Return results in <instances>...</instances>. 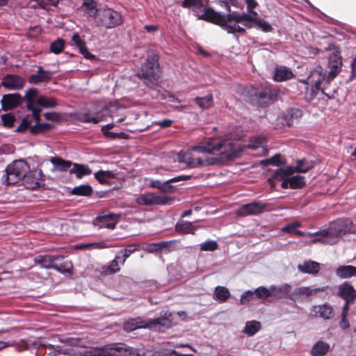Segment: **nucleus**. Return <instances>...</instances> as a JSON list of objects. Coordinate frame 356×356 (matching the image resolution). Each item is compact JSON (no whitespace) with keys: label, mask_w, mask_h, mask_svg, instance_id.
<instances>
[{"label":"nucleus","mask_w":356,"mask_h":356,"mask_svg":"<svg viewBox=\"0 0 356 356\" xmlns=\"http://www.w3.org/2000/svg\"><path fill=\"white\" fill-rule=\"evenodd\" d=\"M238 143V140L229 138H210L204 145L179 152L177 159L191 168L214 165L238 156L242 149Z\"/></svg>","instance_id":"1"},{"label":"nucleus","mask_w":356,"mask_h":356,"mask_svg":"<svg viewBox=\"0 0 356 356\" xmlns=\"http://www.w3.org/2000/svg\"><path fill=\"white\" fill-rule=\"evenodd\" d=\"M204 15L207 21L220 26L228 33L242 35L245 33V29L251 28L252 22L256 21L258 14L257 12H251V14L232 12L222 15L209 9Z\"/></svg>","instance_id":"2"},{"label":"nucleus","mask_w":356,"mask_h":356,"mask_svg":"<svg viewBox=\"0 0 356 356\" xmlns=\"http://www.w3.org/2000/svg\"><path fill=\"white\" fill-rule=\"evenodd\" d=\"M347 233H356V228L351 221L339 219L332 223L327 229H322L314 233L308 232L309 236H314L311 243H322L334 244L339 237Z\"/></svg>","instance_id":"3"},{"label":"nucleus","mask_w":356,"mask_h":356,"mask_svg":"<svg viewBox=\"0 0 356 356\" xmlns=\"http://www.w3.org/2000/svg\"><path fill=\"white\" fill-rule=\"evenodd\" d=\"M172 325L171 314H165L164 316L156 318L143 320L141 318H133L126 321L124 329L127 332H131L140 328H149L155 331H163Z\"/></svg>","instance_id":"4"},{"label":"nucleus","mask_w":356,"mask_h":356,"mask_svg":"<svg viewBox=\"0 0 356 356\" xmlns=\"http://www.w3.org/2000/svg\"><path fill=\"white\" fill-rule=\"evenodd\" d=\"M294 168L286 167L279 168L274 172L272 177L268 178V181L272 188L275 186L276 181H281V186L283 188H300L305 185L304 177L300 175H293Z\"/></svg>","instance_id":"5"},{"label":"nucleus","mask_w":356,"mask_h":356,"mask_svg":"<svg viewBox=\"0 0 356 356\" xmlns=\"http://www.w3.org/2000/svg\"><path fill=\"white\" fill-rule=\"evenodd\" d=\"M161 75L158 55L154 52L148 55L146 63L142 66L140 78L146 86L152 87L156 84Z\"/></svg>","instance_id":"6"},{"label":"nucleus","mask_w":356,"mask_h":356,"mask_svg":"<svg viewBox=\"0 0 356 356\" xmlns=\"http://www.w3.org/2000/svg\"><path fill=\"white\" fill-rule=\"evenodd\" d=\"M122 16L120 13L108 8H99L95 16V23L97 26L106 29H112L122 23Z\"/></svg>","instance_id":"7"},{"label":"nucleus","mask_w":356,"mask_h":356,"mask_svg":"<svg viewBox=\"0 0 356 356\" xmlns=\"http://www.w3.org/2000/svg\"><path fill=\"white\" fill-rule=\"evenodd\" d=\"M29 170V166L26 162L23 160L15 161L9 164L6 169L8 184H15L25 177Z\"/></svg>","instance_id":"8"},{"label":"nucleus","mask_w":356,"mask_h":356,"mask_svg":"<svg viewBox=\"0 0 356 356\" xmlns=\"http://www.w3.org/2000/svg\"><path fill=\"white\" fill-rule=\"evenodd\" d=\"M342 59L338 51L332 52L328 58V67L330 71L327 75L326 83H330L341 72Z\"/></svg>","instance_id":"9"},{"label":"nucleus","mask_w":356,"mask_h":356,"mask_svg":"<svg viewBox=\"0 0 356 356\" xmlns=\"http://www.w3.org/2000/svg\"><path fill=\"white\" fill-rule=\"evenodd\" d=\"M108 115V110L106 107H104L101 111H89L80 113L79 115V120L85 123L97 124L105 121Z\"/></svg>","instance_id":"10"},{"label":"nucleus","mask_w":356,"mask_h":356,"mask_svg":"<svg viewBox=\"0 0 356 356\" xmlns=\"http://www.w3.org/2000/svg\"><path fill=\"white\" fill-rule=\"evenodd\" d=\"M327 286L314 287V286H300L296 288L289 296V298L292 300L304 299L314 296L318 292H324L327 289Z\"/></svg>","instance_id":"11"},{"label":"nucleus","mask_w":356,"mask_h":356,"mask_svg":"<svg viewBox=\"0 0 356 356\" xmlns=\"http://www.w3.org/2000/svg\"><path fill=\"white\" fill-rule=\"evenodd\" d=\"M268 204L261 202H252L242 205L236 211L240 216H254L263 213Z\"/></svg>","instance_id":"12"},{"label":"nucleus","mask_w":356,"mask_h":356,"mask_svg":"<svg viewBox=\"0 0 356 356\" xmlns=\"http://www.w3.org/2000/svg\"><path fill=\"white\" fill-rule=\"evenodd\" d=\"M276 96L277 91L275 89L266 87L261 91L255 92L254 98L259 105L265 106L272 104L275 99Z\"/></svg>","instance_id":"13"},{"label":"nucleus","mask_w":356,"mask_h":356,"mask_svg":"<svg viewBox=\"0 0 356 356\" xmlns=\"http://www.w3.org/2000/svg\"><path fill=\"white\" fill-rule=\"evenodd\" d=\"M38 95V90L36 88H30L25 95V99L27 102L26 106L32 112L33 117L37 122L39 120V113L40 112V109L36 105Z\"/></svg>","instance_id":"14"},{"label":"nucleus","mask_w":356,"mask_h":356,"mask_svg":"<svg viewBox=\"0 0 356 356\" xmlns=\"http://www.w3.org/2000/svg\"><path fill=\"white\" fill-rule=\"evenodd\" d=\"M25 84L24 79L17 74H7L1 81V85L6 88L11 90L22 89Z\"/></svg>","instance_id":"15"},{"label":"nucleus","mask_w":356,"mask_h":356,"mask_svg":"<svg viewBox=\"0 0 356 356\" xmlns=\"http://www.w3.org/2000/svg\"><path fill=\"white\" fill-rule=\"evenodd\" d=\"M337 295L345 301L354 302L356 299V289L348 282L337 286Z\"/></svg>","instance_id":"16"},{"label":"nucleus","mask_w":356,"mask_h":356,"mask_svg":"<svg viewBox=\"0 0 356 356\" xmlns=\"http://www.w3.org/2000/svg\"><path fill=\"white\" fill-rule=\"evenodd\" d=\"M53 76V72L49 70H44L42 66H38L36 73L32 74L29 79L31 83L38 84L40 83L49 82Z\"/></svg>","instance_id":"17"},{"label":"nucleus","mask_w":356,"mask_h":356,"mask_svg":"<svg viewBox=\"0 0 356 356\" xmlns=\"http://www.w3.org/2000/svg\"><path fill=\"white\" fill-rule=\"evenodd\" d=\"M62 258L61 256L38 255L34 259V261L40 265L42 268H54L56 270H61L58 266L54 264V261Z\"/></svg>","instance_id":"18"},{"label":"nucleus","mask_w":356,"mask_h":356,"mask_svg":"<svg viewBox=\"0 0 356 356\" xmlns=\"http://www.w3.org/2000/svg\"><path fill=\"white\" fill-rule=\"evenodd\" d=\"M97 223L101 228L114 229L119 220V216L114 213L101 215L97 218Z\"/></svg>","instance_id":"19"},{"label":"nucleus","mask_w":356,"mask_h":356,"mask_svg":"<svg viewBox=\"0 0 356 356\" xmlns=\"http://www.w3.org/2000/svg\"><path fill=\"white\" fill-rule=\"evenodd\" d=\"M22 101L19 94L4 95L1 99L2 108L8 111L17 106Z\"/></svg>","instance_id":"20"},{"label":"nucleus","mask_w":356,"mask_h":356,"mask_svg":"<svg viewBox=\"0 0 356 356\" xmlns=\"http://www.w3.org/2000/svg\"><path fill=\"white\" fill-rule=\"evenodd\" d=\"M312 311L316 314V316L325 320L330 319L334 315L332 307L328 303L314 305L312 308Z\"/></svg>","instance_id":"21"},{"label":"nucleus","mask_w":356,"mask_h":356,"mask_svg":"<svg viewBox=\"0 0 356 356\" xmlns=\"http://www.w3.org/2000/svg\"><path fill=\"white\" fill-rule=\"evenodd\" d=\"M291 286L287 283L282 284L280 285H271L270 292L272 297L277 298H282L286 296L289 298L291 294Z\"/></svg>","instance_id":"22"},{"label":"nucleus","mask_w":356,"mask_h":356,"mask_svg":"<svg viewBox=\"0 0 356 356\" xmlns=\"http://www.w3.org/2000/svg\"><path fill=\"white\" fill-rule=\"evenodd\" d=\"M63 346L58 345L47 344L46 345L47 349L49 350V355L56 356L58 354H64L72 356H79L77 355L74 349L72 348H63Z\"/></svg>","instance_id":"23"},{"label":"nucleus","mask_w":356,"mask_h":356,"mask_svg":"<svg viewBox=\"0 0 356 356\" xmlns=\"http://www.w3.org/2000/svg\"><path fill=\"white\" fill-rule=\"evenodd\" d=\"M152 203L153 205H168L170 204L173 198L167 195L165 192L152 193Z\"/></svg>","instance_id":"24"},{"label":"nucleus","mask_w":356,"mask_h":356,"mask_svg":"<svg viewBox=\"0 0 356 356\" xmlns=\"http://www.w3.org/2000/svg\"><path fill=\"white\" fill-rule=\"evenodd\" d=\"M335 273L341 279H348L356 276V267L351 265L341 266L337 268Z\"/></svg>","instance_id":"25"},{"label":"nucleus","mask_w":356,"mask_h":356,"mask_svg":"<svg viewBox=\"0 0 356 356\" xmlns=\"http://www.w3.org/2000/svg\"><path fill=\"white\" fill-rule=\"evenodd\" d=\"M121 259L120 256L117 254L108 265L102 267V273L104 275H110L119 272L120 270L119 263H120Z\"/></svg>","instance_id":"26"},{"label":"nucleus","mask_w":356,"mask_h":356,"mask_svg":"<svg viewBox=\"0 0 356 356\" xmlns=\"http://www.w3.org/2000/svg\"><path fill=\"white\" fill-rule=\"evenodd\" d=\"M298 269L304 273L316 274L320 270V264L316 261H307L299 264Z\"/></svg>","instance_id":"27"},{"label":"nucleus","mask_w":356,"mask_h":356,"mask_svg":"<svg viewBox=\"0 0 356 356\" xmlns=\"http://www.w3.org/2000/svg\"><path fill=\"white\" fill-rule=\"evenodd\" d=\"M293 76L292 71L286 67L280 66L275 70L274 79L277 81H284L291 79Z\"/></svg>","instance_id":"28"},{"label":"nucleus","mask_w":356,"mask_h":356,"mask_svg":"<svg viewBox=\"0 0 356 356\" xmlns=\"http://www.w3.org/2000/svg\"><path fill=\"white\" fill-rule=\"evenodd\" d=\"M330 348V346L329 343L323 341H318L312 346L311 355L312 356H324L327 353Z\"/></svg>","instance_id":"29"},{"label":"nucleus","mask_w":356,"mask_h":356,"mask_svg":"<svg viewBox=\"0 0 356 356\" xmlns=\"http://www.w3.org/2000/svg\"><path fill=\"white\" fill-rule=\"evenodd\" d=\"M70 172L71 174H75L76 178L81 179L83 176L90 175L92 170L86 165L73 163L72 169H70Z\"/></svg>","instance_id":"30"},{"label":"nucleus","mask_w":356,"mask_h":356,"mask_svg":"<svg viewBox=\"0 0 356 356\" xmlns=\"http://www.w3.org/2000/svg\"><path fill=\"white\" fill-rule=\"evenodd\" d=\"M97 3L95 0H84L82 8L88 16L94 17L95 19V16L97 15L99 13V8H97Z\"/></svg>","instance_id":"31"},{"label":"nucleus","mask_w":356,"mask_h":356,"mask_svg":"<svg viewBox=\"0 0 356 356\" xmlns=\"http://www.w3.org/2000/svg\"><path fill=\"white\" fill-rule=\"evenodd\" d=\"M325 77V72L321 66L316 67L307 77V83L312 86L314 83H318V79H324Z\"/></svg>","instance_id":"32"},{"label":"nucleus","mask_w":356,"mask_h":356,"mask_svg":"<svg viewBox=\"0 0 356 356\" xmlns=\"http://www.w3.org/2000/svg\"><path fill=\"white\" fill-rule=\"evenodd\" d=\"M51 162L57 170L62 172L70 171V169H72L73 165V163L69 161H65L59 157L52 158Z\"/></svg>","instance_id":"33"},{"label":"nucleus","mask_w":356,"mask_h":356,"mask_svg":"<svg viewBox=\"0 0 356 356\" xmlns=\"http://www.w3.org/2000/svg\"><path fill=\"white\" fill-rule=\"evenodd\" d=\"M302 115L301 110L298 108H291L288 110L287 113L284 115V124L290 127L293 124L294 120L300 118Z\"/></svg>","instance_id":"34"},{"label":"nucleus","mask_w":356,"mask_h":356,"mask_svg":"<svg viewBox=\"0 0 356 356\" xmlns=\"http://www.w3.org/2000/svg\"><path fill=\"white\" fill-rule=\"evenodd\" d=\"M266 139L263 136H257L250 138L249 144L245 147L252 149H257L259 147L262 148V152H265L264 144Z\"/></svg>","instance_id":"35"},{"label":"nucleus","mask_w":356,"mask_h":356,"mask_svg":"<svg viewBox=\"0 0 356 356\" xmlns=\"http://www.w3.org/2000/svg\"><path fill=\"white\" fill-rule=\"evenodd\" d=\"M57 103L55 99L40 96L37 98L36 105L38 108H54L56 106Z\"/></svg>","instance_id":"36"},{"label":"nucleus","mask_w":356,"mask_h":356,"mask_svg":"<svg viewBox=\"0 0 356 356\" xmlns=\"http://www.w3.org/2000/svg\"><path fill=\"white\" fill-rule=\"evenodd\" d=\"M261 328V324L257 321H247L243 332L247 335L252 337Z\"/></svg>","instance_id":"37"},{"label":"nucleus","mask_w":356,"mask_h":356,"mask_svg":"<svg viewBox=\"0 0 356 356\" xmlns=\"http://www.w3.org/2000/svg\"><path fill=\"white\" fill-rule=\"evenodd\" d=\"M215 298L220 302H225L230 296V292L224 286H218L214 290Z\"/></svg>","instance_id":"38"},{"label":"nucleus","mask_w":356,"mask_h":356,"mask_svg":"<svg viewBox=\"0 0 356 356\" xmlns=\"http://www.w3.org/2000/svg\"><path fill=\"white\" fill-rule=\"evenodd\" d=\"M327 75L324 79H318V83H314L312 88V96L314 97L316 95V92L321 90L323 93L327 95L325 90H327V86L330 83H326Z\"/></svg>","instance_id":"39"},{"label":"nucleus","mask_w":356,"mask_h":356,"mask_svg":"<svg viewBox=\"0 0 356 356\" xmlns=\"http://www.w3.org/2000/svg\"><path fill=\"white\" fill-rule=\"evenodd\" d=\"M176 230L184 234H194L195 227L191 222L181 221L177 224Z\"/></svg>","instance_id":"40"},{"label":"nucleus","mask_w":356,"mask_h":356,"mask_svg":"<svg viewBox=\"0 0 356 356\" xmlns=\"http://www.w3.org/2000/svg\"><path fill=\"white\" fill-rule=\"evenodd\" d=\"M139 249L138 245H130L127 248L121 250L118 252V255L122 254V258L120 260V264L123 265L126 261V259L134 252Z\"/></svg>","instance_id":"41"},{"label":"nucleus","mask_w":356,"mask_h":356,"mask_svg":"<svg viewBox=\"0 0 356 356\" xmlns=\"http://www.w3.org/2000/svg\"><path fill=\"white\" fill-rule=\"evenodd\" d=\"M92 189L89 185H81L74 187L72 193L76 195L88 196L92 193Z\"/></svg>","instance_id":"42"},{"label":"nucleus","mask_w":356,"mask_h":356,"mask_svg":"<svg viewBox=\"0 0 356 356\" xmlns=\"http://www.w3.org/2000/svg\"><path fill=\"white\" fill-rule=\"evenodd\" d=\"M195 100L197 104L203 109L209 108L213 105L212 96L210 95L202 97H197Z\"/></svg>","instance_id":"43"},{"label":"nucleus","mask_w":356,"mask_h":356,"mask_svg":"<svg viewBox=\"0 0 356 356\" xmlns=\"http://www.w3.org/2000/svg\"><path fill=\"white\" fill-rule=\"evenodd\" d=\"M296 163L297 165L294 172L305 173L313 168L312 163L305 160H298Z\"/></svg>","instance_id":"44"},{"label":"nucleus","mask_w":356,"mask_h":356,"mask_svg":"<svg viewBox=\"0 0 356 356\" xmlns=\"http://www.w3.org/2000/svg\"><path fill=\"white\" fill-rule=\"evenodd\" d=\"M152 193H145L136 198V202L140 206H152Z\"/></svg>","instance_id":"45"},{"label":"nucleus","mask_w":356,"mask_h":356,"mask_svg":"<svg viewBox=\"0 0 356 356\" xmlns=\"http://www.w3.org/2000/svg\"><path fill=\"white\" fill-rule=\"evenodd\" d=\"M95 177L102 184L106 183L108 179L114 177V174L111 171L99 170L95 173Z\"/></svg>","instance_id":"46"},{"label":"nucleus","mask_w":356,"mask_h":356,"mask_svg":"<svg viewBox=\"0 0 356 356\" xmlns=\"http://www.w3.org/2000/svg\"><path fill=\"white\" fill-rule=\"evenodd\" d=\"M255 297L259 299H267L272 297L270 292V286L266 288L264 286H259L254 290Z\"/></svg>","instance_id":"47"},{"label":"nucleus","mask_w":356,"mask_h":356,"mask_svg":"<svg viewBox=\"0 0 356 356\" xmlns=\"http://www.w3.org/2000/svg\"><path fill=\"white\" fill-rule=\"evenodd\" d=\"M65 47V41L63 39H57L50 45L51 52L58 54L63 50Z\"/></svg>","instance_id":"48"},{"label":"nucleus","mask_w":356,"mask_h":356,"mask_svg":"<svg viewBox=\"0 0 356 356\" xmlns=\"http://www.w3.org/2000/svg\"><path fill=\"white\" fill-rule=\"evenodd\" d=\"M218 248V243L215 241L208 240L200 244V249L202 251H213Z\"/></svg>","instance_id":"49"},{"label":"nucleus","mask_w":356,"mask_h":356,"mask_svg":"<svg viewBox=\"0 0 356 356\" xmlns=\"http://www.w3.org/2000/svg\"><path fill=\"white\" fill-rule=\"evenodd\" d=\"M255 297L254 291L248 290L241 296L240 302L241 305H245Z\"/></svg>","instance_id":"50"},{"label":"nucleus","mask_w":356,"mask_h":356,"mask_svg":"<svg viewBox=\"0 0 356 356\" xmlns=\"http://www.w3.org/2000/svg\"><path fill=\"white\" fill-rule=\"evenodd\" d=\"M264 163L278 166L283 163V160L280 154H275L273 157L264 161Z\"/></svg>","instance_id":"51"},{"label":"nucleus","mask_w":356,"mask_h":356,"mask_svg":"<svg viewBox=\"0 0 356 356\" xmlns=\"http://www.w3.org/2000/svg\"><path fill=\"white\" fill-rule=\"evenodd\" d=\"M1 120H2L3 124L5 126L10 127L13 125V123H14V121L15 119L13 115L10 114V113H7V114H4L1 116Z\"/></svg>","instance_id":"52"},{"label":"nucleus","mask_w":356,"mask_h":356,"mask_svg":"<svg viewBox=\"0 0 356 356\" xmlns=\"http://www.w3.org/2000/svg\"><path fill=\"white\" fill-rule=\"evenodd\" d=\"M202 6L201 0H184L182 3V6L184 8H190L195 6L200 8Z\"/></svg>","instance_id":"53"},{"label":"nucleus","mask_w":356,"mask_h":356,"mask_svg":"<svg viewBox=\"0 0 356 356\" xmlns=\"http://www.w3.org/2000/svg\"><path fill=\"white\" fill-rule=\"evenodd\" d=\"M300 223L298 222H293L284 226L282 230L288 233H295L296 228L300 227Z\"/></svg>","instance_id":"54"},{"label":"nucleus","mask_w":356,"mask_h":356,"mask_svg":"<svg viewBox=\"0 0 356 356\" xmlns=\"http://www.w3.org/2000/svg\"><path fill=\"white\" fill-rule=\"evenodd\" d=\"M35 126L33 127H32V131L33 132H35V131H46V130H48L49 129L51 128V125L49 124H39V121L40 120L37 122V120L35 119Z\"/></svg>","instance_id":"55"},{"label":"nucleus","mask_w":356,"mask_h":356,"mask_svg":"<svg viewBox=\"0 0 356 356\" xmlns=\"http://www.w3.org/2000/svg\"><path fill=\"white\" fill-rule=\"evenodd\" d=\"M136 355H137V356H178L175 351H172L170 355H161L157 353H146L142 350H138ZM181 356H193V355H181Z\"/></svg>","instance_id":"56"},{"label":"nucleus","mask_w":356,"mask_h":356,"mask_svg":"<svg viewBox=\"0 0 356 356\" xmlns=\"http://www.w3.org/2000/svg\"><path fill=\"white\" fill-rule=\"evenodd\" d=\"M256 24L259 28L262 29L264 31L268 32L272 30L270 24L264 19L256 21Z\"/></svg>","instance_id":"57"},{"label":"nucleus","mask_w":356,"mask_h":356,"mask_svg":"<svg viewBox=\"0 0 356 356\" xmlns=\"http://www.w3.org/2000/svg\"><path fill=\"white\" fill-rule=\"evenodd\" d=\"M72 40L74 44L79 48V49H81L86 45L84 40L81 38L78 33H74L72 37Z\"/></svg>","instance_id":"58"},{"label":"nucleus","mask_w":356,"mask_h":356,"mask_svg":"<svg viewBox=\"0 0 356 356\" xmlns=\"http://www.w3.org/2000/svg\"><path fill=\"white\" fill-rule=\"evenodd\" d=\"M151 186L154 188H158V189H160L162 192H165L166 191V188H171V186H169V185H166L164 183H162L161 181H153L152 183H151Z\"/></svg>","instance_id":"59"},{"label":"nucleus","mask_w":356,"mask_h":356,"mask_svg":"<svg viewBox=\"0 0 356 356\" xmlns=\"http://www.w3.org/2000/svg\"><path fill=\"white\" fill-rule=\"evenodd\" d=\"M91 248L96 249H104L111 247V245H108L107 243L104 241H102L97 243H90Z\"/></svg>","instance_id":"60"},{"label":"nucleus","mask_w":356,"mask_h":356,"mask_svg":"<svg viewBox=\"0 0 356 356\" xmlns=\"http://www.w3.org/2000/svg\"><path fill=\"white\" fill-rule=\"evenodd\" d=\"M45 119L51 121H57L60 119V115L55 112H47L44 114Z\"/></svg>","instance_id":"61"},{"label":"nucleus","mask_w":356,"mask_h":356,"mask_svg":"<svg viewBox=\"0 0 356 356\" xmlns=\"http://www.w3.org/2000/svg\"><path fill=\"white\" fill-rule=\"evenodd\" d=\"M79 51L87 59H92L95 57L94 55H92L88 51L86 45L83 47L81 49H80Z\"/></svg>","instance_id":"62"},{"label":"nucleus","mask_w":356,"mask_h":356,"mask_svg":"<svg viewBox=\"0 0 356 356\" xmlns=\"http://www.w3.org/2000/svg\"><path fill=\"white\" fill-rule=\"evenodd\" d=\"M245 2L247 3V8L249 13L248 14H251V12H254L252 9L256 8L257 6V3L255 0H245Z\"/></svg>","instance_id":"63"},{"label":"nucleus","mask_w":356,"mask_h":356,"mask_svg":"<svg viewBox=\"0 0 356 356\" xmlns=\"http://www.w3.org/2000/svg\"><path fill=\"white\" fill-rule=\"evenodd\" d=\"M351 77L356 76V56L353 59L351 63Z\"/></svg>","instance_id":"64"}]
</instances>
